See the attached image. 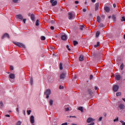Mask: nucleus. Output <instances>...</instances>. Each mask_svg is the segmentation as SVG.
Instances as JSON below:
<instances>
[{
    "mask_svg": "<svg viewBox=\"0 0 125 125\" xmlns=\"http://www.w3.org/2000/svg\"><path fill=\"white\" fill-rule=\"evenodd\" d=\"M50 2L52 3L53 6H55L57 4V1L55 0H51Z\"/></svg>",
    "mask_w": 125,
    "mask_h": 125,
    "instance_id": "obj_5",
    "label": "nucleus"
},
{
    "mask_svg": "<svg viewBox=\"0 0 125 125\" xmlns=\"http://www.w3.org/2000/svg\"><path fill=\"white\" fill-rule=\"evenodd\" d=\"M101 19H103V20H104V19H105V16L103 15L101 17Z\"/></svg>",
    "mask_w": 125,
    "mask_h": 125,
    "instance_id": "obj_43",
    "label": "nucleus"
},
{
    "mask_svg": "<svg viewBox=\"0 0 125 125\" xmlns=\"http://www.w3.org/2000/svg\"><path fill=\"white\" fill-rule=\"evenodd\" d=\"M62 125H68V123H62Z\"/></svg>",
    "mask_w": 125,
    "mask_h": 125,
    "instance_id": "obj_48",
    "label": "nucleus"
},
{
    "mask_svg": "<svg viewBox=\"0 0 125 125\" xmlns=\"http://www.w3.org/2000/svg\"><path fill=\"white\" fill-rule=\"evenodd\" d=\"M60 89H63L64 88V86H62V85L59 86Z\"/></svg>",
    "mask_w": 125,
    "mask_h": 125,
    "instance_id": "obj_42",
    "label": "nucleus"
},
{
    "mask_svg": "<svg viewBox=\"0 0 125 125\" xmlns=\"http://www.w3.org/2000/svg\"><path fill=\"white\" fill-rule=\"evenodd\" d=\"M100 45V42H97L96 45H94V47H98V46H99Z\"/></svg>",
    "mask_w": 125,
    "mask_h": 125,
    "instance_id": "obj_26",
    "label": "nucleus"
},
{
    "mask_svg": "<svg viewBox=\"0 0 125 125\" xmlns=\"http://www.w3.org/2000/svg\"><path fill=\"white\" fill-rule=\"evenodd\" d=\"M94 121V119H93L92 118L89 117L87 120V123L89 124L90 123H91V122H93Z\"/></svg>",
    "mask_w": 125,
    "mask_h": 125,
    "instance_id": "obj_10",
    "label": "nucleus"
},
{
    "mask_svg": "<svg viewBox=\"0 0 125 125\" xmlns=\"http://www.w3.org/2000/svg\"><path fill=\"white\" fill-rule=\"evenodd\" d=\"M104 10H105V11L108 13L110 12V7L106 6L104 7Z\"/></svg>",
    "mask_w": 125,
    "mask_h": 125,
    "instance_id": "obj_8",
    "label": "nucleus"
},
{
    "mask_svg": "<svg viewBox=\"0 0 125 125\" xmlns=\"http://www.w3.org/2000/svg\"><path fill=\"white\" fill-rule=\"evenodd\" d=\"M10 70H11V71H13V70L14 69L13 66L12 65H11L10 66Z\"/></svg>",
    "mask_w": 125,
    "mask_h": 125,
    "instance_id": "obj_41",
    "label": "nucleus"
},
{
    "mask_svg": "<svg viewBox=\"0 0 125 125\" xmlns=\"http://www.w3.org/2000/svg\"><path fill=\"white\" fill-rule=\"evenodd\" d=\"M5 117H7L8 118H10V115H8V114H6L5 115Z\"/></svg>",
    "mask_w": 125,
    "mask_h": 125,
    "instance_id": "obj_50",
    "label": "nucleus"
},
{
    "mask_svg": "<svg viewBox=\"0 0 125 125\" xmlns=\"http://www.w3.org/2000/svg\"><path fill=\"white\" fill-rule=\"evenodd\" d=\"M13 1L14 2H17L18 1V0H13Z\"/></svg>",
    "mask_w": 125,
    "mask_h": 125,
    "instance_id": "obj_55",
    "label": "nucleus"
},
{
    "mask_svg": "<svg viewBox=\"0 0 125 125\" xmlns=\"http://www.w3.org/2000/svg\"><path fill=\"white\" fill-rule=\"evenodd\" d=\"M97 21L99 22V23H100V22H101V21L100 20V17L99 16H98L97 17Z\"/></svg>",
    "mask_w": 125,
    "mask_h": 125,
    "instance_id": "obj_23",
    "label": "nucleus"
},
{
    "mask_svg": "<svg viewBox=\"0 0 125 125\" xmlns=\"http://www.w3.org/2000/svg\"><path fill=\"white\" fill-rule=\"evenodd\" d=\"M49 104L50 106H52V105H53V100H50L49 102Z\"/></svg>",
    "mask_w": 125,
    "mask_h": 125,
    "instance_id": "obj_19",
    "label": "nucleus"
},
{
    "mask_svg": "<svg viewBox=\"0 0 125 125\" xmlns=\"http://www.w3.org/2000/svg\"><path fill=\"white\" fill-rule=\"evenodd\" d=\"M66 77L65 73H62L60 76V79L62 80H63V79H65Z\"/></svg>",
    "mask_w": 125,
    "mask_h": 125,
    "instance_id": "obj_12",
    "label": "nucleus"
},
{
    "mask_svg": "<svg viewBox=\"0 0 125 125\" xmlns=\"http://www.w3.org/2000/svg\"><path fill=\"white\" fill-rule=\"evenodd\" d=\"M66 48L69 51H71V48H70V46L68 45H66Z\"/></svg>",
    "mask_w": 125,
    "mask_h": 125,
    "instance_id": "obj_32",
    "label": "nucleus"
},
{
    "mask_svg": "<svg viewBox=\"0 0 125 125\" xmlns=\"http://www.w3.org/2000/svg\"><path fill=\"white\" fill-rule=\"evenodd\" d=\"M51 23L52 24H54V21H53V20L51 21Z\"/></svg>",
    "mask_w": 125,
    "mask_h": 125,
    "instance_id": "obj_58",
    "label": "nucleus"
},
{
    "mask_svg": "<svg viewBox=\"0 0 125 125\" xmlns=\"http://www.w3.org/2000/svg\"><path fill=\"white\" fill-rule=\"evenodd\" d=\"M96 1V0H92V2H95Z\"/></svg>",
    "mask_w": 125,
    "mask_h": 125,
    "instance_id": "obj_60",
    "label": "nucleus"
},
{
    "mask_svg": "<svg viewBox=\"0 0 125 125\" xmlns=\"http://www.w3.org/2000/svg\"><path fill=\"white\" fill-rule=\"evenodd\" d=\"M39 20H37L35 23L36 26H39Z\"/></svg>",
    "mask_w": 125,
    "mask_h": 125,
    "instance_id": "obj_31",
    "label": "nucleus"
},
{
    "mask_svg": "<svg viewBox=\"0 0 125 125\" xmlns=\"http://www.w3.org/2000/svg\"><path fill=\"white\" fill-rule=\"evenodd\" d=\"M65 111H69V107H66L65 108Z\"/></svg>",
    "mask_w": 125,
    "mask_h": 125,
    "instance_id": "obj_46",
    "label": "nucleus"
},
{
    "mask_svg": "<svg viewBox=\"0 0 125 125\" xmlns=\"http://www.w3.org/2000/svg\"><path fill=\"white\" fill-rule=\"evenodd\" d=\"M115 79L117 80V81H120V80H121V75H116L115 76Z\"/></svg>",
    "mask_w": 125,
    "mask_h": 125,
    "instance_id": "obj_15",
    "label": "nucleus"
},
{
    "mask_svg": "<svg viewBox=\"0 0 125 125\" xmlns=\"http://www.w3.org/2000/svg\"><path fill=\"white\" fill-rule=\"evenodd\" d=\"M113 7H114V8H116V7L117 6V5H116L115 3H113Z\"/></svg>",
    "mask_w": 125,
    "mask_h": 125,
    "instance_id": "obj_49",
    "label": "nucleus"
},
{
    "mask_svg": "<svg viewBox=\"0 0 125 125\" xmlns=\"http://www.w3.org/2000/svg\"><path fill=\"white\" fill-rule=\"evenodd\" d=\"M124 63H122L121 65H120V69L122 71H123L124 70Z\"/></svg>",
    "mask_w": 125,
    "mask_h": 125,
    "instance_id": "obj_24",
    "label": "nucleus"
},
{
    "mask_svg": "<svg viewBox=\"0 0 125 125\" xmlns=\"http://www.w3.org/2000/svg\"><path fill=\"white\" fill-rule=\"evenodd\" d=\"M41 40H42V41H45V37L44 36H42L41 37Z\"/></svg>",
    "mask_w": 125,
    "mask_h": 125,
    "instance_id": "obj_33",
    "label": "nucleus"
},
{
    "mask_svg": "<svg viewBox=\"0 0 125 125\" xmlns=\"http://www.w3.org/2000/svg\"><path fill=\"white\" fill-rule=\"evenodd\" d=\"M99 35H100V31H97L96 34V38H98L99 37Z\"/></svg>",
    "mask_w": 125,
    "mask_h": 125,
    "instance_id": "obj_22",
    "label": "nucleus"
},
{
    "mask_svg": "<svg viewBox=\"0 0 125 125\" xmlns=\"http://www.w3.org/2000/svg\"><path fill=\"white\" fill-rule=\"evenodd\" d=\"M22 20H23V23H26V19H24L23 20L22 19Z\"/></svg>",
    "mask_w": 125,
    "mask_h": 125,
    "instance_id": "obj_51",
    "label": "nucleus"
},
{
    "mask_svg": "<svg viewBox=\"0 0 125 125\" xmlns=\"http://www.w3.org/2000/svg\"><path fill=\"white\" fill-rule=\"evenodd\" d=\"M123 101H124V102H125V98H123Z\"/></svg>",
    "mask_w": 125,
    "mask_h": 125,
    "instance_id": "obj_64",
    "label": "nucleus"
},
{
    "mask_svg": "<svg viewBox=\"0 0 125 125\" xmlns=\"http://www.w3.org/2000/svg\"><path fill=\"white\" fill-rule=\"evenodd\" d=\"M100 27H104V24L103 23H100Z\"/></svg>",
    "mask_w": 125,
    "mask_h": 125,
    "instance_id": "obj_44",
    "label": "nucleus"
},
{
    "mask_svg": "<svg viewBox=\"0 0 125 125\" xmlns=\"http://www.w3.org/2000/svg\"><path fill=\"white\" fill-rule=\"evenodd\" d=\"M95 88V90H97V87L96 86H95V88Z\"/></svg>",
    "mask_w": 125,
    "mask_h": 125,
    "instance_id": "obj_61",
    "label": "nucleus"
},
{
    "mask_svg": "<svg viewBox=\"0 0 125 125\" xmlns=\"http://www.w3.org/2000/svg\"><path fill=\"white\" fill-rule=\"evenodd\" d=\"M113 91L117 92V91L119 90V86H118L117 85H114L113 87Z\"/></svg>",
    "mask_w": 125,
    "mask_h": 125,
    "instance_id": "obj_3",
    "label": "nucleus"
},
{
    "mask_svg": "<svg viewBox=\"0 0 125 125\" xmlns=\"http://www.w3.org/2000/svg\"><path fill=\"white\" fill-rule=\"evenodd\" d=\"M88 92L90 95H92V90H91L90 89H88Z\"/></svg>",
    "mask_w": 125,
    "mask_h": 125,
    "instance_id": "obj_25",
    "label": "nucleus"
},
{
    "mask_svg": "<svg viewBox=\"0 0 125 125\" xmlns=\"http://www.w3.org/2000/svg\"><path fill=\"white\" fill-rule=\"evenodd\" d=\"M16 17L17 19H20V20H23V16L22 15H16Z\"/></svg>",
    "mask_w": 125,
    "mask_h": 125,
    "instance_id": "obj_4",
    "label": "nucleus"
},
{
    "mask_svg": "<svg viewBox=\"0 0 125 125\" xmlns=\"http://www.w3.org/2000/svg\"><path fill=\"white\" fill-rule=\"evenodd\" d=\"M3 103L2 102H0V108H3Z\"/></svg>",
    "mask_w": 125,
    "mask_h": 125,
    "instance_id": "obj_27",
    "label": "nucleus"
},
{
    "mask_svg": "<svg viewBox=\"0 0 125 125\" xmlns=\"http://www.w3.org/2000/svg\"><path fill=\"white\" fill-rule=\"evenodd\" d=\"M60 70H63V63L62 62L60 63Z\"/></svg>",
    "mask_w": 125,
    "mask_h": 125,
    "instance_id": "obj_21",
    "label": "nucleus"
},
{
    "mask_svg": "<svg viewBox=\"0 0 125 125\" xmlns=\"http://www.w3.org/2000/svg\"><path fill=\"white\" fill-rule=\"evenodd\" d=\"M83 12H86V9L85 8L83 9Z\"/></svg>",
    "mask_w": 125,
    "mask_h": 125,
    "instance_id": "obj_47",
    "label": "nucleus"
},
{
    "mask_svg": "<svg viewBox=\"0 0 125 125\" xmlns=\"http://www.w3.org/2000/svg\"><path fill=\"white\" fill-rule=\"evenodd\" d=\"M70 118H76V116H70Z\"/></svg>",
    "mask_w": 125,
    "mask_h": 125,
    "instance_id": "obj_62",
    "label": "nucleus"
},
{
    "mask_svg": "<svg viewBox=\"0 0 125 125\" xmlns=\"http://www.w3.org/2000/svg\"><path fill=\"white\" fill-rule=\"evenodd\" d=\"M31 19L32 21H35V15L34 14H31Z\"/></svg>",
    "mask_w": 125,
    "mask_h": 125,
    "instance_id": "obj_18",
    "label": "nucleus"
},
{
    "mask_svg": "<svg viewBox=\"0 0 125 125\" xmlns=\"http://www.w3.org/2000/svg\"><path fill=\"white\" fill-rule=\"evenodd\" d=\"M73 18V14L72 13H69L68 14V19L69 20H71V19H72Z\"/></svg>",
    "mask_w": 125,
    "mask_h": 125,
    "instance_id": "obj_16",
    "label": "nucleus"
},
{
    "mask_svg": "<svg viewBox=\"0 0 125 125\" xmlns=\"http://www.w3.org/2000/svg\"><path fill=\"white\" fill-rule=\"evenodd\" d=\"M93 78V75H91L90 76V80H92Z\"/></svg>",
    "mask_w": 125,
    "mask_h": 125,
    "instance_id": "obj_45",
    "label": "nucleus"
},
{
    "mask_svg": "<svg viewBox=\"0 0 125 125\" xmlns=\"http://www.w3.org/2000/svg\"><path fill=\"white\" fill-rule=\"evenodd\" d=\"M4 38H8V39H9V35L7 33H5L2 37V40H3Z\"/></svg>",
    "mask_w": 125,
    "mask_h": 125,
    "instance_id": "obj_11",
    "label": "nucleus"
},
{
    "mask_svg": "<svg viewBox=\"0 0 125 125\" xmlns=\"http://www.w3.org/2000/svg\"><path fill=\"white\" fill-rule=\"evenodd\" d=\"M14 43L15 44V45H17V46H19V47H23V48H26V46H25L24 44L22 43L14 42Z\"/></svg>",
    "mask_w": 125,
    "mask_h": 125,
    "instance_id": "obj_2",
    "label": "nucleus"
},
{
    "mask_svg": "<svg viewBox=\"0 0 125 125\" xmlns=\"http://www.w3.org/2000/svg\"><path fill=\"white\" fill-rule=\"evenodd\" d=\"M121 21H125V17H122Z\"/></svg>",
    "mask_w": 125,
    "mask_h": 125,
    "instance_id": "obj_35",
    "label": "nucleus"
},
{
    "mask_svg": "<svg viewBox=\"0 0 125 125\" xmlns=\"http://www.w3.org/2000/svg\"><path fill=\"white\" fill-rule=\"evenodd\" d=\"M90 125H94V122H92L91 123Z\"/></svg>",
    "mask_w": 125,
    "mask_h": 125,
    "instance_id": "obj_59",
    "label": "nucleus"
},
{
    "mask_svg": "<svg viewBox=\"0 0 125 125\" xmlns=\"http://www.w3.org/2000/svg\"><path fill=\"white\" fill-rule=\"evenodd\" d=\"M119 108L120 110H125V106L124 105V104H119Z\"/></svg>",
    "mask_w": 125,
    "mask_h": 125,
    "instance_id": "obj_6",
    "label": "nucleus"
},
{
    "mask_svg": "<svg viewBox=\"0 0 125 125\" xmlns=\"http://www.w3.org/2000/svg\"><path fill=\"white\" fill-rule=\"evenodd\" d=\"M30 83L31 85L33 84V78H30Z\"/></svg>",
    "mask_w": 125,
    "mask_h": 125,
    "instance_id": "obj_38",
    "label": "nucleus"
},
{
    "mask_svg": "<svg viewBox=\"0 0 125 125\" xmlns=\"http://www.w3.org/2000/svg\"><path fill=\"white\" fill-rule=\"evenodd\" d=\"M113 122L116 123V122H119V117H116V119H114Z\"/></svg>",
    "mask_w": 125,
    "mask_h": 125,
    "instance_id": "obj_28",
    "label": "nucleus"
},
{
    "mask_svg": "<svg viewBox=\"0 0 125 125\" xmlns=\"http://www.w3.org/2000/svg\"><path fill=\"white\" fill-rule=\"evenodd\" d=\"M50 29H51V30H53V29H54V26H51L50 27Z\"/></svg>",
    "mask_w": 125,
    "mask_h": 125,
    "instance_id": "obj_52",
    "label": "nucleus"
},
{
    "mask_svg": "<svg viewBox=\"0 0 125 125\" xmlns=\"http://www.w3.org/2000/svg\"><path fill=\"white\" fill-rule=\"evenodd\" d=\"M75 3L76 4H78L79 3V1H75Z\"/></svg>",
    "mask_w": 125,
    "mask_h": 125,
    "instance_id": "obj_54",
    "label": "nucleus"
},
{
    "mask_svg": "<svg viewBox=\"0 0 125 125\" xmlns=\"http://www.w3.org/2000/svg\"><path fill=\"white\" fill-rule=\"evenodd\" d=\"M112 19L114 21L116 20V16L115 15L112 16Z\"/></svg>",
    "mask_w": 125,
    "mask_h": 125,
    "instance_id": "obj_39",
    "label": "nucleus"
},
{
    "mask_svg": "<svg viewBox=\"0 0 125 125\" xmlns=\"http://www.w3.org/2000/svg\"><path fill=\"white\" fill-rule=\"evenodd\" d=\"M17 112H18V113H19V108H17Z\"/></svg>",
    "mask_w": 125,
    "mask_h": 125,
    "instance_id": "obj_57",
    "label": "nucleus"
},
{
    "mask_svg": "<svg viewBox=\"0 0 125 125\" xmlns=\"http://www.w3.org/2000/svg\"><path fill=\"white\" fill-rule=\"evenodd\" d=\"M80 30H82V31H83V28H84V25H80Z\"/></svg>",
    "mask_w": 125,
    "mask_h": 125,
    "instance_id": "obj_30",
    "label": "nucleus"
},
{
    "mask_svg": "<svg viewBox=\"0 0 125 125\" xmlns=\"http://www.w3.org/2000/svg\"><path fill=\"white\" fill-rule=\"evenodd\" d=\"M78 110L79 111H81L82 113H83V108L82 106H80L79 108H78Z\"/></svg>",
    "mask_w": 125,
    "mask_h": 125,
    "instance_id": "obj_20",
    "label": "nucleus"
},
{
    "mask_svg": "<svg viewBox=\"0 0 125 125\" xmlns=\"http://www.w3.org/2000/svg\"><path fill=\"white\" fill-rule=\"evenodd\" d=\"M102 119H103V117H100V118H99V121H102Z\"/></svg>",
    "mask_w": 125,
    "mask_h": 125,
    "instance_id": "obj_53",
    "label": "nucleus"
},
{
    "mask_svg": "<svg viewBox=\"0 0 125 125\" xmlns=\"http://www.w3.org/2000/svg\"><path fill=\"white\" fill-rule=\"evenodd\" d=\"M31 112V110H27V113L28 115H30Z\"/></svg>",
    "mask_w": 125,
    "mask_h": 125,
    "instance_id": "obj_40",
    "label": "nucleus"
},
{
    "mask_svg": "<svg viewBox=\"0 0 125 125\" xmlns=\"http://www.w3.org/2000/svg\"><path fill=\"white\" fill-rule=\"evenodd\" d=\"M122 95V93L121 92H117L116 93V96H120Z\"/></svg>",
    "mask_w": 125,
    "mask_h": 125,
    "instance_id": "obj_34",
    "label": "nucleus"
},
{
    "mask_svg": "<svg viewBox=\"0 0 125 125\" xmlns=\"http://www.w3.org/2000/svg\"><path fill=\"white\" fill-rule=\"evenodd\" d=\"M120 123H121V124H122V125H125V122H124V121H123V120L120 121Z\"/></svg>",
    "mask_w": 125,
    "mask_h": 125,
    "instance_id": "obj_37",
    "label": "nucleus"
},
{
    "mask_svg": "<svg viewBox=\"0 0 125 125\" xmlns=\"http://www.w3.org/2000/svg\"><path fill=\"white\" fill-rule=\"evenodd\" d=\"M96 11L98 10L99 8V3H96L95 5Z\"/></svg>",
    "mask_w": 125,
    "mask_h": 125,
    "instance_id": "obj_14",
    "label": "nucleus"
},
{
    "mask_svg": "<svg viewBox=\"0 0 125 125\" xmlns=\"http://www.w3.org/2000/svg\"><path fill=\"white\" fill-rule=\"evenodd\" d=\"M79 42L78 41H73V44L74 45H76L77 44H78Z\"/></svg>",
    "mask_w": 125,
    "mask_h": 125,
    "instance_id": "obj_29",
    "label": "nucleus"
},
{
    "mask_svg": "<svg viewBox=\"0 0 125 125\" xmlns=\"http://www.w3.org/2000/svg\"><path fill=\"white\" fill-rule=\"evenodd\" d=\"M61 39L62 41H67V35L65 34L61 36Z\"/></svg>",
    "mask_w": 125,
    "mask_h": 125,
    "instance_id": "obj_7",
    "label": "nucleus"
},
{
    "mask_svg": "<svg viewBox=\"0 0 125 125\" xmlns=\"http://www.w3.org/2000/svg\"><path fill=\"white\" fill-rule=\"evenodd\" d=\"M9 78L12 79H15V75H14V74L11 73L9 75Z\"/></svg>",
    "mask_w": 125,
    "mask_h": 125,
    "instance_id": "obj_13",
    "label": "nucleus"
},
{
    "mask_svg": "<svg viewBox=\"0 0 125 125\" xmlns=\"http://www.w3.org/2000/svg\"><path fill=\"white\" fill-rule=\"evenodd\" d=\"M44 94H45V95H46V98L48 99L49 98V95L51 94V91L50 89H46Z\"/></svg>",
    "mask_w": 125,
    "mask_h": 125,
    "instance_id": "obj_1",
    "label": "nucleus"
},
{
    "mask_svg": "<svg viewBox=\"0 0 125 125\" xmlns=\"http://www.w3.org/2000/svg\"><path fill=\"white\" fill-rule=\"evenodd\" d=\"M30 122L31 124L35 123V117L33 115L30 117Z\"/></svg>",
    "mask_w": 125,
    "mask_h": 125,
    "instance_id": "obj_9",
    "label": "nucleus"
},
{
    "mask_svg": "<svg viewBox=\"0 0 125 125\" xmlns=\"http://www.w3.org/2000/svg\"><path fill=\"white\" fill-rule=\"evenodd\" d=\"M80 61H83V55H81L79 57Z\"/></svg>",
    "mask_w": 125,
    "mask_h": 125,
    "instance_id": "obj_17",
    "label": "nucleus"
},
{
    "mask_svg": "<svg viewBox=\"0 0 125 125\" xmlns=\"http://www.w3.org/2000/svg\"><path fill=\"white\" fill-rule=\"evenodd\" d=\"M16 125H21V121H19L17 123Z\"/></svg>",
    "mask_w": 125,
    "mask_h": 125,
    "instance_id": "obj_36",
    "label": "nucleus"
},
{
    "mask_svg": "<svg viewBox=\"0 0 125 125\" xmlns=\"http://www.w3.org/2000/svg\"><path fill=\"white\" fill-rule=\"evenodd\" d=\"M22 112L24 115H26V111H25V110H23Z\"/></svg>",
    "mask_w": 125,
    "mask_h": 125,
    "instance_id": "obj_56",
    "label": "nucleus"
},
{
    "mask_svg": "<svg viewBox=\"0 0 125 125\" xmlns=\"http://www.w3.org/2000/svg\"><path fill=\"white\" fill-rule=\"evenodd\" d=\"M74 79H77V76L75 75V76H74Z\"/></svg>",
    "mask_w": 125,
    "mask_h": 125,
    "instance_id": "obj_63",
    "label": "nucleus"
}]
</instances>
